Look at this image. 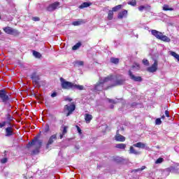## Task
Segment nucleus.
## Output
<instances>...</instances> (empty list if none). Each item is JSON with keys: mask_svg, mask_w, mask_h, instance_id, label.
Instances as JSON below:
<instances>
[{"mask_svg": "<svg viewBox=\"0 0 179 179\" xmlns=\"http://www.w3.org/2000/svg\"><path fill=\"white\" fill-rule=\"evenodd\" d=\"M88 6H90V4L87 2H85L83 4L80 6V9H83V8H88Z\"/></svg>", "mask_w": 179, "mask_h": 179, "instance_id": "c756f323", "label": "nucleus"}, {"mask_svg": "<svg viewBox=\"0 0 179 179\" xmlns=\"http://www.w3.org/2000/svg\"><path fill=\"white\" fill-rule=\"evenodd\" d=\"M32 20H34V22H38L40 18L38 17H32Z\"/></svg>", "mask_w": 179, "mask_h": 179, "instance_id": "c03bdc74", "label": "nucleus"}, {"mask_svg": "<svg viewBox=\"0 0 179 179\" xmlns=\"http://www.w3.org/2000/svg\"><path fill=\"white\" fill-rule=\"evenodd\" d=\"M72 24L73 26H80V24H83V20L75 21Z\"/></svg>", "mask_w": 179, "mask_h": 179, "instance_id": "cd10ccee", "label": "nucleus"}, {"mask_svg": "<svg viewBox=\"0 0 179 179\" xmlns=\"http://www.w3.org/2000/svg\"><path fill=\"white\" fill-rule=\"evenodd\" d=\"M171 55H172V57H174V58H176V59H178V61H179V55L176 54L175 52H171Z\"/></svg>", "mask_w": 179, "mask_h": 179, "instance_id": "7c9ffc66", "label": "nucleus"}, {"mask_svg": "<svg viewBox=\"0 0 179 179\" xmlns=\"http://www.w3.org/2000/svg\"><path fill=\"white\" fill-rule=\"evenodd\" d=\"M50 131V126L48 124H46L43 129V132L47 134V132Z\"/></svg>", "mask_w": 179, "mask_h": 179, "instance_id": "f704fd0d", "label": "nucleus"}, {"mask_svg": "<svg viewBox=\"0 0 179 179\" xmlns=\"http://www.w3.org/2000/svg\"><path fill=\"white\" fill-rule=\"evenodd\" d=\"M3 31L7 34H12L13 36H19V31L15 29H13L12 27H6L3 28Z\"/></svg>", "mask_w": 179, "mask_h": 179, "instance_id": "423d86ee", "label": "nucleus"}, {"mask_svg": "<svg viewBox=\"0 0 179 179\" xmlns=\"http://www.w3.org/2000/svg\"><path fill=\"white\" fill-rule=\"evenodd\" d=\"M42 145H43V141H41V140H38L37 137H35L31 142H29L27 144V148H31V146H34L35 150H33V153L34 155H37Z\"/></svg>", "mask_w": 179, "mask_h": 179, "instance_id": "f03ea898", "label": "nucleus"}, {"mask_svg": "<svg viewBox=\"0 0 179 179\" xmlns=\"http://www.w3.org/2000/svg\"><path fill=\"white\" fill-rule=\"evenodd\" d=\"M31 78L36 86H38V82H40V75L36 72H34L31 74Z\"/></svg>", "mask_w": 179, "mask_h": 179, "instance_id": "1a4fd4ad", "label": "nucleus"}, {"mask_svg": "<svg viewBox=\"0 0 179 179\" xmlns=\"http://www.w3.org/2000/svg\"><path fill=\"white\" fill-rule=\"evenodd\" d=\"M77 65H78V66H83V62L82 61H79L76 62Z\"/></svg>", "mask_w": 179, "mask_h": 179, "instance_id": "79ce46f5", "label": "nucleus"}, {"mask_svg": "<svg viewBox=\"0 0 179 179\" xmlns=\"http://www.w3.org/2000/svg\"><path fill=\"white\" fill-rule=\"evenodd\" d=\"M6 125V122H3L2 123H0V128H3Z\"/></svg>", "mask_w": 179, "mask_h": 179, "instance_id": "a18cd8bd", "label": "nucleus"}, {"mask_svg": "<svg viewBox=\"0 0 179 179\" xmlns=\"http://www.w3.org/2000/svg\"><path fill=\"white\" fill-rule=\"evenodd\" d=\"M141 69V66L138 64H134L131 69L129 71V76L130 77V79L132 80H134V82H142V77L141 76H135L132 72H136Z\"/></svg>", "mask_w": 179, "mask_h": 179, "instance_id": "7ed1b4c3", "label": "nucleus"}, {"mask_svg": "<svg viewBox=\"0 0 179 179\" xmlns=\"http://www.w3.org/2000/svg\"><path fill=\"white\" fill-rule=\"evenodd\" d=\"M115 141L117 142H125V137L118 132V131L116 133V135L115 136Z\"/></svg>", "mask_w": 179, "mask_h": 179, "instance_id": "2eb2a0df", "label": "nucleus"}, {"mask_svg": "<svg viewBox=\"0 0 179 179\" xmlns=\"http://www.w3.org/2000/svg\"><path fill=\"white\" fill-rule=\"evenodd\" d=\"M92 119H93V116H92V115L85 114V120L87 124H89V122H90V121H92Z\"/></svg>", "mask_w": 179, "mask_h": 179, "instance_id": "412c9836", "label": "nucleus"}, {"mask_svg": "<svg viewBox=\"0 0 179 179\" xmlns=\"http://www.w3.org/2000/svg\"><path fill=\"white\" fill-rule=\"evenodd\" d=\"M64 111H68L66 117H69L71 114H72L75 111V108H76V106H75V104L73 103H69L66 106H64Z\"/></svg>", "mask_w": 179, "mask_h": 179, "instance_id": "39448f33", "label": "nucleus"}, {"mask_svg": "<svg viewBox=\"0 0 179 179\" xmlns=\"http://www.w3.org/2000/svg\"><path fill=\"white\" fill-rule=\"evenodd\" d=\"M54 141H57V134L52 135L46 144V148L48 149L50 148V145H52L54 143Z\"/></svg>", "mask_w": 179, "mask_h": 179, "instance_id": "f8f14e48", "label": "nucleus"}, {"mask_svg": "<svg viewBox=\"0 0 179 179\" xmlns=\"http://www.w3.org/2000/svg\"><path fill=\"white\" fill-rule=\"evenodd\" d=\"M7 120L8 121H12V120H13V117L10 115L8 114L7 115Z\"/></svg>", "mask_w": 179, "mask_h": 179, "instance_id": "37998d69", "label": "nucleus"}, {"mask_svg": "<svg viewBox=\"0 0 179 179\" xmlns=\"http://www.w3.org/2000/svg\"><path fill=\"white\" fill-rule=\"evenodd\" d=\"M164 117H165L164 115H162V120H164Z\"/></svg>", "mask_w": 179, "mask_h": 179, "instance_id": "3c124183", "label": "nucleus"}, {"mask_svg": "<svg viewBox=\"0 0 179 179\" xmlns=\"http://www.w3.org/2000/svg\"><path fill=\"white\" fill-rule=\"evenodd\" d=\"M0 99L3 103H6L9 100V96L6 94V92L3 90H0Z\"/></svg>", "mask_w": 179, "mask_h": 179, "instance_id": "9d476101", "label": "nucleus"}, {"mask_svg": "<svg viewBox=\"0 0 179 179\" xmlns=\"http://www.w3.org/2000/svg\"><path fill=\"white\" fill-rule=\"evenodd\" d=\"M115 148H117V149H125V148H127V144H124V143H118L115 145Z\"/></svg>", "mask_w": 179, "mask_h": 179, "instance_id": "5701e85b", "label": "nucleus"}, {"mask_svg": "<svg viewBox=\"0 0 179 179\" xmlns=\"http://www.w3.org/2000/svg\"><path fill=\"white\" fill-rule=\"evenodd\" d=\"M158 65L159 62H157V60H155L153 64L151 66L147 68L148 72H150V73L156 72V71H157Z\"/></svg>", "mask_w": 179, "mask_h": 179, "instance_id": "6e6552de", "label": "nucleus"}, {"mask_svg": "<svg viewBox=\"0 0 179 179\" xmlns=\"http://www.w3.org/2000/svg\"><path fill=\"white\" fill-rule=\"evenodd\" d=\"M163 9L164 10H174V8H169V5H164Z\"/></svg>", "mask_w": 179, "mask_h": 179, "instance_id": "2f4dec72", "label": "nucleus"}, {"mask_svg": "<svg viewBox=\"0 0 179 179\" xmlns=\"http://www.w3.org/2000/svg\"><path fill=\"white\" fill-rule=\"evenodd\" d=\"M127 15H128V11L127 10H124L118 14V19H123V17H127Z\"/></svg>", "mask_w": 179, "mask_h": 179, "instance_id": "a211bd4d", "label": "nucleus"}, {"mask_svg": "<svg viewBox=\"0 0 179 179\" xmlns=\"http://www.w3.org/2000/svg\"><path fill=\"white\" fill-rule=\"evenodd\" d=\"M113 17H114V13L113 12V10H109L108 14V20H112Z\"/></svg>", "mask_w": 179, "mask_h": 179, "instance_id": "393cba45", "label": "nucleus"}, {"mask_svg": "<svg viewBox=\"0 0 179 179\" xmlns=\"http://www.w3.org/2000/svg\"><path fill=\"white\" fill-rule=\"evenodd\" d=\"M108 82L114 83V76L110 75L104 79L100 78L99 82L94 85V90L96 92H101L103 89V86H104V83H108Z\"/></svg>", "mask_w": 179, "mask_h": 179, "instance_id": "f257e3e1", "label": "nucleus"}, {"mask_svg": "<svg viewBox=\"0 0 179 179\" xmlns=\"http://www.w3.org/2000/svg\"><path fill=\"white\" fill-rule=\"evenodd\" d=\"M33 55H34V57H35V58H38V59L41 58V53L36 50L33 51Z\"/></svg>", "mask_w": 179, "mask_h": 179, "instance_id": "a878e982", "label": "nucleus"}, {"mask_svg": "<svg viewBox=\"0 0 179 179\" xmlns=\"http://www.w3.org/2000/svg\"><path fill=\"white\" fill-rule=\"evenodd\" d=\"M73 89H77V90H83V89H85V87L83 85H79L73 83Z\"/></svg>", "mask_w": 179, "mask_h": 179, "instance_id": "4be33fe9", "label": "nucleus"}, {"mask_svg": "<svg viewBox=\"0 0 179 179\" xmlns=\"http://www.w3.org/2000/svg\"><path fill=\"white\" fill-rule=\"evenodd\" d=\"M124 83H125V78H124L122 76H118L116 80L111 86H121V85H124Z\"/></svg>", "mask_w": 179, "mask_h": 179, "instance_id": "0eeeda50", "label": "nucleus"}, {"mask_svg": "<svg viewBox=\"0 0 179 179\" xmlns=\"http://www.w3.org/2000/svg\"><path fill=\"white\" fill-rule=\"evenodd\" d=\"M0 34H1V31H0Z\"/></svg>", "mask_w": 179, "mask_h": 179, "instance_id": "864d4df0", "label": "nucleus"}, {"mask_svg": "<svg viewBox=\"0 0 179 179\" xmlns=\"http://www.w3.org/2000/svg\"><path fill=\"white\" fill-rule=\"evenodd\" d=\"M59 6V2H55L49 5V6L47 8V10H48V12H54V10H55V9H57Z\"/></svg>", "mask_w": 179, "mask_h": 179, "instance_id": "9b49d317", "label": "nucleus"}, {"mask_svg": "<svg viewBox=\"0 0 179 179\" xmlns=\"http://www.w3.org/2000/svg\"><path fill=\"white\" fill-rule=\"evenodd\" d=\"M143 64L146 66H149V61L146 59H143Z\"/></svg>", "mask_w": 179, "mask_h": 179, "instance_id": "e433bc0d", "label": "nucleus"}, {"mask_svg": "<svg viewBox=\"0 0 179 179\" xmlns=\"http://www.w3.org/2000/svg\"><path fill=\"white\" fill-rule=\"evenodd\" d=\"M12 135H13L12 127H7L6 129V136H12Z\"/></svg>", "mask_w": 179, "mask_h": 179, "instance_id": "aec40b11", "label": "nucleus"}, {"mask_svg": "<svg viewBox=\"0 0 179 179\" xmlns=\"http://www.w3.org/2000/svg\"><path fill=\"white\" fill-rule=\"evenodd\" d=\"M129 153L130 155H140V154H141V152L137 151L136 150H135V148H134V146H131L130 148H129Z\"/></svg>", "mask_w": 179, "mask_h": 179, "instance_id": "f3484780", "label": "nucleus"}, {"mask_svg": "<svg viewBox=\"0 0 179 179\" xmlns=\"http://www.w3.org/2000/svg\"><path fill=\"white\" fill-rule=\"evenodd\" d=\"M128 5H131V6H135L136 5V0H132L128 2Z\"/></svg>", "mask_w": 179, "mask_h": 179, "instance_id": "c9c22d12", "label": "nucleus"}, {"mask_svg": "<svg viewBox=\"0 0 179 179\" xmlns=\"http://www.w3.org/2000/svg\"><path fill=\"white\" fill-rule=\"evenodd\" d=\"M61 86L63 89L69 90V89H73V83L65 80L64 78H60Z\"/></svg>", "mask_w": 179, "mask_h": 179, "instance_id": "20e7f679", "label": "nucleus"}, {"mask_svg": "<svg viewBox=\"0 0 179 179\" xmlns=\"http://www.w3.org/2000/svg\"><path fill=\"white\" fill-rule=\"evenodd\" d=\"M65 101H72V99L71 98H66Z\"/></svg>", "mask_w": 179, "mask_h": 179, "instance_id": "8fccbe9b", "label": "nucleus"}, {"mask_svg": "<svg viewBox=\"0 0 179 179\" xmlns=\"http://www.w3.org/2000/svg\"><path fill=\"white\" fill-rule=\"evenodd\" d=\"M0 19H1V16H0Z\"/></svg>", "mask_w": 179, "mask_h": 179, "instance_id": "5fc2aeb1", "label": "nucleus"}, {"mask_svg": "<svg viewBox=\"0 0 179 179\" xmlns=\"http://www.w3.org/2000/svg\"><path fill=\"white\" fill-rule=\"evenodd\" d=\"M1 164H5V163H8V158H3L1 159Z\"/></svg>", "mask_w": 179, "mask_h": 179, "instance_id": "58836bf2", "label": "nucleus"}, {"mask_svg": "<svg viewBox=\"0 0 179 179\" xmlns=\"http://www.w3.org/2000/svg\"><path fill=\"white\" fill-rule=\"evenodd\" d=\"M110 62H112V64H115V65H117V64L120 62V59L115 58V57H111Z\"/></svg>", "mask_w": 179, "mask_h": 179, "instance_id": "b1692460", "label": "nucleus"}, {"mask_svg": "<svg viewBox=\"0 0 179 179\" xmlns=\"http://www.w3.org/2000/svg\"><path fill=\"white\" fill-rule=\"evenodd\" d=\"M108 101L110 103H113V104H117V103H119V102H120V99L114 100V99H108Z\"/></svg>", "mask_w": 179, "mask_h": 179, "instance_id": "473e14b6", "label": "nucleus"}, {"mask_svg": "<svg viewBox=\"0 0 179 179\" xmlns=\"http://www.w3.org/2000/svg\"><path fill=\"white\" fill-rule=\"evenodd\" d=\"M145 166H142L141 168L140 169H135L134 171L136 173H138V171H142L143 170H145Z\"/></svg>", "mask_w": 179, "mask_h": 179, "instance_id": "ea45409f", "label": "nucleus"}, {"mask_svg": "<svg viewBox=\"0 0 179 179\" xmlns=\"http://www.w3.org/2000/svg\"><path fill=\"white\" fill-rule=\"evenodd\" d=\"M78 134H82V129H80V127H79L78 126H76Z\"/></svg>", "mask_w": 179, "mask_h": 179, "instance_id": "de8ad7c7", "label": "nucleus"}, {"mask_svg": "<svg viewBox=\"0 0 179 179\" xmlns=\"http://www.w3.org/2000/svg\"><path fill=\"white\" fill-rule=\"evenodd\" d=\"M134 148H138L139 149H149V147L146 146L145 143L138 142L133 145Z\"/></svg>", "mask_w": 179, "mask_h": 179, "instance_id": "4468645a", "label": "nucleus"}, {"mask_svg": "<svg viewBox=\"0 0 179 179\" xmlns=\"http://www.w3.org/2000/svg\"><path fill=\"white\" fill-rule=\"evenodd\" d=\"M151 34H152V36L156 37V38H157L158 40H160V38H162V36L163 35V33H162L156 29H152L151 31Z\"/></svg>", "mask_w": 179, "mask_h": 179, "instance_id": "ddd939ff", "label": "nucleus"}, {"mask_svg": "<svg viewBox=\"0 0 179 179\" xmlns=\"http://www.w3.org/2000/svg\"><path fill=\"white\" fill-rule=\"evenodd\" d=\"M110 108H114V106H110Z\"/></svg>", "mask_w": 179, "mask_h": 179, "instance_id": "603ef678", "label": "nucleus"}, {"mask_svg": "<svg viewBox=\"0 0 179 179\" xmlns=\"http://www.w3.org/2000/svg\"><path fill=\"white\" fill-rule=\"evenodd\" d=\"M81 45L82 44L80 43H78L74 46H73L72 50H73V51H76V50H78Z\"/></svg>", "mask_w": 179, "mask_h": 179, "instance_id": "c85d7f7f", "label": "nucleus"}, {"mask_svg": "<svg viewBox=\"0 0 179 179\" xmlns=\"http://www.w3.org/2000/svg\"><path fill=\"white\" fill-rule=\"evenodd\" d=\"M144 9H146V6H140L138 7V10H140L141 12H142V10H143Z\"/></svg>", "mask_w": 179, "mask_h": 179, "instance_id": "a19ab883", "label": "nucleus"}, {"mask_svg": "<svg viewBox=\"0 0 179 179\" xmlns=\"http://www.w3.org/2000/svg\"><path fill=\"white\" fill-rule=\"evenodd\" d=\"M155 124L156 125H160L162 124V120H160V118H157L155 120Z\"/></svg>", "mask_w": 179, "mask_h": 179, "instance_id": "4c0bfd02", "label": "nucleus"}, {"mask_svg": "<svg viewBox=\"0 0 179 179\" xmlns=\"http://www.w3.org/2000/svg\"><path fill=\"white\" fill-rule=\"evenodd\" d=\"M165 115H166V117H167L168 118H170V113L169 112V110H166V111H165Z\"/></svg>", "mask_w": 179, "mask_h": 179, "instance_id": "49530a36", "label": "nucleus"}, {"mask_svg": "<svg viewBox=\"0 0 179 179\" xmlns=\"http://www.w3.org/2000/svg\"><path fill=\"white\" fill-rule=\"evenodd\" d=\"M121 8H122V5L116 6L112 8V12H117Z\"/></svg>", "mask_w": 179, "mask_h": 179, "instance_id": "bb28decb", "label": "nucleus"}, {"mask_svg": "<svg viewBox=\"0 0 179 179\" xmlns=\"http://www.w3.org/2000/svg\"><path fill=\"white\" fill-rule=\"evenodd\" d=\"M164 161V159L162 157H159V159H157L155 162V164H160L161 163H163V162Z\"/></svg>", "mask_w": 179, "mask_h": 179, "instance_id": "72a5a7b5", "label": "nucleus"}, {"mask_svg": "<svg viewBox=\"0 0 179 179\" xmlns=\"http://www.w3.org/2000/svg\"><path fill=\"white\" fill-rule=\"evenodd\" d=\"M57 92H53L52 94H51V97H57Z\"/></svg>", "mask_w": 179, "mask_h": 179, "instance_id": "09e8293b", "label": "nucleus"}, {"mask_svg": "<svg viewBox=\"0 0 179 179\" xmlns=\"http://www.w3.org/2000/svg\"><path fill=\"white\" fill-rule=\"evenodd\" d=\"M62 133L59 135L60 139H62L65 134L68 132V126H63L62 127Z\"/></svg>", "mask_w": 179, "mask_h": 179, "instance_id": "dca6fc26", "label": "nucleus"}, {"mask_svg": "<svg viewBox=\"0 0 179 179\" xmlns=\"http://www.w3.org/2000/svg\"><path fill=\"white\" fill-rule=\"evenodd\" d=\"M159 40H161V41H164V43H170V41H171V39H170V38L163 34L162 35Z\"/></svg>", "mask_w": 179, "mask_h": 179, "instance_id": "6ab92c4d", "label": "nucleus"}]
</instances>
